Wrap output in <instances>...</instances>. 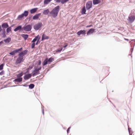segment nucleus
<instances>
[{
  "label": "nucleus",
  "instance_id": "nucleus-1",
  "mask_svg": "<svg viewBox=\"0 0 135 135\" xmlns=\"http://www.w3.org/2000/svg\"><path fill=\"white\" fill-rule=\"evenodd\" d=\"M60 8V7L59 6L55 7L50 12L51 15L54 18H55L57 17Z\"/></svg>",
  "mask_w": 135,
  "mask_h": 135
},
{
  "label": "nucleus",
  "instance_id": "nucleus-2",
  "mask_svg": "<svg viewBox=\"0 0 135 135\" xmlns=\"http://www.w3.org/2000/svg\"><path fill=\"white\" fill-rule=\"evenodd\" d=\"M41 67H40L38 68H35L34 70L33 71V73L32 74V76H34L40 73L39 70L41 69Z\"/></svg>",
  "mask_w": 135,
  "mask_h": 135
},
{
  "label": "nucleus",
  "instance_id": "nucleus-3",
  "mask_svg": "<svg viewBox=\"0 0 135 135\" xmlns=\"http://www.w3.org/2000/svg\"><path fill=\"white\" fill-rule=\"evenodd\" d=\"M32 28V26L30 25H28L23 27V29L26 31H31Z\"/></svg>",
  "mask_w": 135,
  "mask_h": 135
},
{
  "label": "nucleus",
  "instance_id": "nucleus-4",
  "mask_svg": "<svg viewBox=\"0 0 135 135\" xmlns=\"http://www.w3.org/2000/svg\"><path fill=\"white\" fill-rule=\"evenodd\" d=\"M42 23H39L33 26L34 28L36 30H38L42 26Z\"/></svg>",
  "mask_w": 135,
  "mask_h": 135
},
{
  "label": "nucleus",
  "instance_id": "nucleus-5",
  "mask_svg": "<svg viewBox=\"0 0 135 135\" xmlns=\"http://www.w3.org/2000/svg\"><path fill=\"white\" fill-rule=\"evenodd\" d=\"M135 19V16L134 15L129 16L128 17V20L130 23H132Z\"/></svg>",
  "mask_w": 135,
  "mask_h": 135
},
{
  "label": "nucleus",
  "instance_id": "nucleus-6",
  "mask_svg": "<svg viewBox=\"0 0 135 135\" xmlns=\"http://www.w3.org/2000/svg\"><path fill=\"white\" fill-rule=\"evenodd\" d=\"M92 4L91 1L88 2L86 4V8L87 10L89 9L92 6Z\"/></svg>",
  "mask_w": 135,
  "mask_h": 135
},
{
  "label": "nucleus",
  "instance_id": "nucleus-7",
  "mask_svg": "<svg viewBox=\"0 0 135 135\" xmlns=\"http://www.w3.org/2000/svg\"><path fill=\"white\" fill-rule=\"evenodd\" d=\"M22 50V48H21L20 49H17L10 52L9 54L12 55H14L16 53H17L20 51H21Z\"/></svg>",
  "mask_w": 135,
  "mask_h": 135
},
{
  "label": "nucleus",
  "instance_id": "nucleus-8",
  "mask_svg": "<svg viewBox=\"0 0 135 135\" xmlns=\"http://www.w3.org/2000/svg\"><path fill=\"white\" fill-rule=\"evenodd\" d=\"M28 51L27 50H26L23 51L22 52H20L18 55V56L23 57V56L27 54V53Z\"/></svg>",
  "mask_w": 135,
  "mask_h": 135
},
{
  "label": "nucleus",
  "instance_id": "nucleus-9",
  "mask_svg": "<svg viewBox=\"0 0 135 135\" xmlns=\"http://www.w3.org/2000/svg\"><path fill=\"white\" fill-rule=\"evenodd\" d=\"M18 56V57L17 58L16 61V64L20 63H21L22 61H23V57H22L20 56Z\"/></svg>",
  "mask_w": 135,
  "mask_h": 135
},
{
  "label": "nucleus",
  "instance_id": "nucleus-10",
  "mask_svg": "<svg viewBox=\"0 0 135 135\" xmlns=\"http://www.w3.org/2000/svg\"><path fill=\"white\" fill-rule=\"evenodd\" d=\"M86 34V31L85 30H81L77 32L78 35H81V36H84Z\"/></svg>",
  "mask_w": 135,
  "mask_h": 135
},
{
  "label": "nucleus",
  "instance_id": "nucleus-11",
  "mask_svg": "<svg viewBox=\"0 0 135 135\" xmlns=\"http://www.w3.org/2000/svg\"><path fill=\"white\" fill-rule=\"evenodd\" d=\"M40 38V36L39 35H38L34 38L32 41L31 42H35L36 41H37L36 42H38L39 41Z\"/></svg>",
  "mask_w": 135,
  "mask_h": 135
},
{
  "label": "nucleus",
  "instance_id": "nucleus-12",
  "mask_svg": "<svg viewBox=\"0 0 135 135\" xmlns=\"http://www.w3.org/2000/svg\"><path fill=\"white\" fill-rule=\"evenodd\" d=\"M31 74H29L25 75L24 76V78L25 80H28L31 78Z\"/></svg>",
  "mask_w": 135,
  "mask_h": 135
},
{
  "label": "nucleus",
  "instance_id": "nucleus-13",
  "mask_svg": "<svg viewBox=\"0 0 135 135\" xmlns=\"http://www.w3.org/2000/svg\"><path fill=\"white\" fill-rule=\"evenodd\" d=\"M95 30V29L91 28L89 30L87 33V35H89L90 34L92 33Z\"/></svg>",
  "mask_w": 135,
  "mask_h": 135
},
{
  "label": "nucleus",
  "instance_id": "nucleus-14",
  "mask_svg": "<svg viewBox=\"0 0 135 135\" xmlns=\"http://www.w3.org/2000/svg\"><path fill=\"white\" fill-rule=\"evenodd\" d=\"M40 15V13H38L35 15L33 17V20H35L37 19Z\"/></svg>",
  "mask_w": 135,
  "mask_h": 135
},
{
  "label": "nucleus",
  "instance_id": "nucleus-15",
  "mask_svg": "<svg viewBox=\"0 0 135 135\" xmlns=\"http://www.w3.org/2000/svg\"><path fill=\"white\" fill-rule=\"evenodd\" d=\"M2 27L3 28H6L9 27L8 23H4L1 25Z\"/></svg>",
  "mask_w": 135,
  "mask_h": 135
},
{
  "label": "nucleus",
  "instance_id": "nucleus-16",
  "mask_svg": "<svg viewBox=\"0 0 135 135\" xmlns=\"http://www.w3.org/2000/svg\"><path fill=\"white\" fill-rule=\"evenodd\" d=\"M100 2V0H93V3L94 5H96L99 3Z\"/></svg>",
  "mask_w": 135,
  "mask_h": 135
},
{
  "label": "nucleus",
  "instance_id": "nucleus-17",
  "mask_svg": "<svg viewBox=\"0 0 135 135\" xmlns=\"http://www.w3.org/2000/svg\"><path fill=\"white\" fill-rule=\"evenodd\" d=\"M22 78H18L15 79L14 81L16 82L20 83L22 81Z\"/></svg>",
  "mask_w": 135,
  "mask_h": 135
},
{
  "label": "nucleus",
  "instance_id": "nucleus-18",
  "mask_svg": "<svg viewBox=\"0 0 135 135\" xmlns=\"http://www.w3.org/2000/svg\"><path fill=\"white\" fill-rule=\"evenodd\" d=\"M49 12V9H47L44 10L43 12V14L45 15H47Z\"/></svg>",
  "mask_w": 135,
  "mask_h": 135
},
{
  "label": "nucleus",
  "instance_id": "nucleus-19",
  "mask_svg": "<svg viewBox=\"0 0 135 135\" xmlns=\"http://www.w3.org/2000/svg\"><path fill=\"white\" fill-rule=\"evenodd\" d=\"M49 37L48 36H46L44 34L42 35L41 40L42 41L44 40L48 39L49 38Z\"/></svg>",
  "mask_w": 135,
  "mask_h": 135
},
{
  "label": "nucleus",
  "instance_id": "nucleus-20",
  "mask_svg": "<svg viewBox=\"0 0 135 135\" xmlns=\"http://www.w3.org/2000/svg\"><path fill=\"white\" fill-rule=\"evenodd\" d=\"M37 9V8H35L31 9L30 10L31 13L32 14L35 13L36 12Z\"/></svg>",
  "mask_w": 135,
  "mask_h": 135
},
{
  "label": "nucleus",
  "instance_id": "nucleus-21",
  "mask_svg": "<svg viewBox=\"0 0 135 135\" xmlns=\"http://www.w3.org/2000/svg\"><path fill=\"white\" fill-rule=\"evenodd\" d=\"M22 29V26H18L14 29V31L15 32L17 31L18 30H20Z\"/></svg>",
  "mask_w": 135,
  "mask_h": 135
},
{
  "label": "nucleus",
  "instance_id": "nucleus-22",
  "mask_svg": "<svg viewBox=\"0 0 135 135\" xmlns=\"http://www.w3.org/2000/svg\"><path fill=\"white\" fill-rule=\"evenodd\" d=\"M54 60V58L52 57H51L48 60V63L50 64Z\"/></svg>",
  "mask_w": 135,
  "mask_h": 135
},
{
  "label": "nucleus",
  "instance_id": "nucleus-23",
  "mask_svg": "<svg viewBox=\"0 0 135 135\" xmlns=\"http://www.w3.org/2000/svg\"><path fill=\"white\" fill-rule=\"evenodd\" d=\"M48 59L46 58L43 62L42 64L43 66H45L48 63Z\"/></svg>",
  "mask_w": 135,
  "mask_h": 135
},
{
  "label": "nucleus",
  "instance_id": "nucleus-24",
  "mask_svg": "<svg viewBox=\"0 0 135 135\" xmlns=\"http://www.w3.org/2000/svg\"><path fill=\"white\" fill-rule=\"evenodd\" d=\"M22 14H23V17L24 16L26 17L28 15V12L27 11H25L24 13Z\"/></svg>",
  "mask_w": 135,
  "mask_h": 135
},
{
  "label": "nucleus",
  "instance_id": "nucleus-25",
  "mask_svg": "<svg viewBox=\"0 0 135 135\" xmlns=\"http://www.w3.org/2000/svg\"><path fill=\"white\" fill-rule=\"evenodd\" d=\"M52 0H44V4H47Z\"/></svg>",
  "mask_w": 135,
  "mask_h": 135
},
{
  "label": "nucleus",
  "instance_id": "nucleus-26",
  "mask_svg": "<svg viewBox=\"0 0 135 135\" xmlns=\"http://www.w3.org/2000/svg\"><path fill=\"white\" fill-rule=\"evenodd\" d=\"M86 11V10L85 9V6H84V7L83 8L82 11L81 12V14L82 15H83L85 14V12Z\"/></svg>",
  "mask_w": 135,
  "mask_h": 135
},
{
  "label": "nucleus",
  "instance_id": "nucleus-27",
  "mask_svg": "<svg viewBox=\"0 0 135 135\" xmlns=\"http://www.w3.org/2000/svg\"><path fill=\"white\" fill-rule=\"evenodd\" d=\"M22 37L26 40L28 37V35H27L22 34Z\"/></svg>",
  "mask_w": 135,
  "mask_h": 135
},
{
  "label": "nucleus",
  "instance_id": "nucleus-28",
  "mask_svg": "<svg viewBox=\"0 0 135 135\" xmlns=\"http://www.w3.org/2000/svg\"><path fill=\"white\" fill-rule=\"evenodd\" d=\"M11 29L12 28L11 27L8 28L6 30L7 32L8 33L9 32L11 31Z\"/></svg>",
  "mask_w": 135,
  "mask_h": 135
},
{
  "label": "nucleus",
  "instance_id": "nucleus-29",
  "mask_svg": "<svg viewBox=\"0 0 135 135\" xmlns=\"http://www.w3.org/2000/svg\"><path fill=\"white\" fill-rule=\"evenodd\" d=\"M11 38H10L9 37L6 39L4 40V41L5 42H9L10 41H11Z\"/></svg>",
  "mask_w": 135,
  "mask_h": 135
},
{
  "label": "nucleus",
  "instance_id": "nucleus-30",
  "mask_svg": "<svg viewBox=\"0 0 135 135\" xmlns=\"http://www.w3.org/2000/svg\"><path fill=\"white\" fill-rule=\"evenodd\" d=\"M23 75V72H22L21 73H20L17 74V77L18 78H21V77Z\"/></svg>",
  "mask_w": 135,
  "mask_h": 135
},
{
  "label": "nucleus",
  "instance_id": "nucleus-31",
  "mask_svg": "<svg viewBox=\"0 0 135 135\" xmlns=\"http://www.w3.org/2000/svg\"><path fill=\"white\" fill-rule=\"evenodd\" d=\"M23 17V14H21V15H19L18 16L17 19L18 20H20Z\"/></svg>",
  "mask_w": 135,
  "mask_h": 135
},
{
  "label": "nucleus",
  "instance_id": "nucleus-32",
  "mask_svg": "<svg viewBox=\"0 0 135 135\" xmlns=\"http://www.w3.org/2000/svg\"><path fill=\"white\" fill-rule=\"evenodd\" d=\"M62 48H59L57 49L55 51L56 53H59L62 50Z\"/></svg>",
  "mask_w": 135,
  "mask_h": 135
},
{
  "label": "nucleus",
  "instance_id": "nucleus-33",
  "mask_svg": "<svg viewBox=\"0 0 135 135\" xmlns=\"http://www.w3.org/2000/svg\"><path fill=\"white\" fill-rule=\"evenodd\" d=\"M34 86V85L33 84H31L29 85V88L32 89L33 88Z\"/></svg>",
  "mask_w": 135,
  "mask_h": 135
},
{
  "label": "nucleus",
  "instance_id": "nucleus-34",
  "mask_svg": "<svg viewBox=\"0 0 135 135\" xmlns=\"http://www.w3.org/2000/svg\"><path fill=\"white\" fill-rule=\"evenodd\" d=\"M69 0H62L61 1V3L62 4H64V3L67 2Z\"/></svg>",
  "mask_w": 135,
  "mask_h": 135
},
{
  "label": "nucleus",
  "instance_id": "nucleus-35",
  "mask_svg": "<svg viewBox=\"0 0 135 135\" xmlns=\"http://www.w3.org/2000/svg\"><path fill=\"white\" fill-rule=\"evenodd\" d=\"M3 64H2L0 65V70H1L3 69Z\"/></svg>",
  "mask_w": 135,
  "mask_h": 135
},
{
  "label": "nucleus",
  "instance_id": "nucleus-36",
  "mask_svg": "<svg viewBox=\"0 0 135 135\" xmlns=\"http://www.w3.org/2000/svg\"><path fill=\"white\" fill-rule=\"evenodd\" d=\"M4 71L3 70L1 72H0V75H4Z\"/></svg>",
  "mask_w": 135,
  "mask_h": 135
},
{
  "label": "nucleus",
  "instance_id": "nucleus-37",
  "mask_svg": "<svg viewBox=\"0 0 135 135\" xmlns=\"http://www.w3.org/2000/svg\"><path fill=\"white\" fill-rule=\"evenodd\" d=\"M62 0H54V1H56L57 3H60L61 2Z\"/></svg>",
  "mask_w": 135,
  "mask_h": 135
},
{
  "label": "nucleus",
  "instance_id": "nucleus-38",
  "mask_svg": "<svg viewBox=\"0 0 135 135\" xmlns=\"http://www.w3.org/2000/svg\"><path fill=\"white\" fill-rule=\"evenodd\" d=\"M35 45V43H33L32 45V48H33L34 47Z\"/></svg>",
  "mask_w": 135,
  "mask_h": 135
},
{
  "label": "nucleus",
  "instance_id": "nucleus-39",
  "mask_svg": "<svg viewBox=\"0 0 135 135\" xmlns=\"http://www.w3.org/2000/svg\"><path fill=\"white\" fill-rule=\"evenodd\" d=\"M3 37H5L6 36V35L5 34V32L3 33Z\"/></svg>",
  "mask_w": 135,
  "mask_h": 135
},
{
  "label": "nucleus",
  "instance_id": "nucleus-40",
  "mask_svg": "<svg viewBox=\"0 0 135 135\" xmlns=\"http://www.w3.org/2000/svg\"><path fill=\"white\" fill-rule=\"evenodd\" d=\"M70 127H69L68 128V129L67 130V133H68V132H69V130H70Z\"/></svg>",
  "mask_w": 135,
  "mask_h": 135
},
{
  "label": "nucleus",
  "instance_id": "nucleus-41",
  "mask_svg": "<svg viewBox=\"0 0 135 135\" xmlns=\"http://www.w3.org/2000/svg\"><path fill=\"white\" fill-rule=\"evenodd\" d=\"M41 64V61L40 60H39V62L38 63V65H40Z\"/></svg>",
  "mask_w": 135,
  "mask_h": 135
},
{
  "label": "nucleus",
  "instance_id": "nucleus-42",
  "mask_svg": "<svg viewBox=\"0 0 135 135\" xmlns=\"http://www.w3.org/2000/svg\"><path fill=\"white\" fill-rule=\"evenodd\" d=\"M1 30H2V29H1V26L0 25V32H1Z\"/></svg>",
  "mask_w": 135,
  "mask_h": 135
},
{
  "label": "nucleus",
  "instance_id": "nucleus-43",
  "mask_svg": "<svg viewBox=\"0 0 135 135\" xmlns=\"http://www.w3.org/2000/svg\"><path fill=\"white\" fill-rule=\"evenodd\" d=\"M92 26V25H89V26H87L86 27H91V26Z\"/></svg>",
  "mask_w": 135,
  "mask_h": 135
},
{
  "label": "nucleus",
  "instance_id": "nucleus-44",
  "mask_svg": "<svg viewBox=\"0 0 135 135\" xmlns=\"http://www.w3.org/2000/svg\"><path fill=\"white\" fill-rule=\"evenodd\" d=\"M67 45H65V46H64V48H65V47H66L67 46Z\"/></svg>",
  "mask_w": 135,
  "mask_h": 135
},
{
  "label": "nucleus",
  "instance_id": "nucleus-45",
  "mask_svg": "<svg viewBox=\"0 0 135 135\" xmlns=\"http://www.w3.org/2000/svg\"><path fill=\"white\" fill-rule=\"evenodd\" d=\"M42 113H43V114H44V110H42Z\"/></svg>",
  "mask_w": 135,
  "mask_h": 135
},
{
  "label": "nucleus",
  "instance_id": "nucleus-46",
  "mask_svg": "<svg viewBox=\"0 0 135 135\" xmlns=\"http://www.w3.org/2000/svg\"><path fill=\"white\" fill-rule=\"evenodd\" d=\"M37 43H38L37 42L36 43V45H37Z\"/></svg>",
  "mask_w": 135,
  "mask_h": 135
},
{
  "label": "nucleus",
  "instance_id": "nucleus-47",
  "mask_svg": "<svg viewBox=\"0 0 135 135\" xmlns=\"http://www.w3.org/2000/svg\"><path fill=\"white\" fill-rule=\"evenodd\" d=\"M0 42H3V41H2Z\"/></svg>",
  "mask_w": 135,
  "mask_h": 135
},
{
  "label": "nucleus",
  "instance_id": "nucleus-48",
  "mask_svg": "<svg viewBox=\"0 0 135 135\" xmlns=\"http://www.w3.org/2000/svg\"><path fill=\"white\" fill-rule=\"evenodd\" d=\"M126 40H127V41H128V39H126Z\"/></svg>",
  "mask_w": 135,
  "mask_h": 135
},
{
  "label": "nucleus",
  "instance_id": "nucleus-49",
  "mask_svg": "<svg viewBox=\"0 0 135 135\" xmlns=\"http://www.w3.org/2000/svg\"><path fill=\"white\" fill-rule=\"evenodd\" d=\"M1 43H0V44H1Z\"/></svg>",
  "mask_w": 135,
  "mask_h": 135
}]
</instances>
